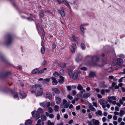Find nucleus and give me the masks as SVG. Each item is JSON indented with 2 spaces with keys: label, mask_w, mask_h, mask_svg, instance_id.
<instances>
[{
  "label": "nucleus",
  "mask_w": 125,
  "mask_h": 125,
  "mask_svg": "<svg viewBox=\"0 0 125 125\" xmlns=\"http://www.w3.org/2000/svg\"><path fill=\"white\" fill-rule=\"evenodd\" d=\"M125 114V112L122 110H121L120 111L119 114V115L121 117H122L123 116V115H124Z\"/></svg>",
  "instance_id": "28"
},
{
  "label": "nucleus",
  "mask_w": 125,
  "mask_h": 125,
  "mask_svg": "<svg viewBox=\"0 0 125 125\" xmlns=\"http://www.w3.org/2000/svg\"><path fill=\"white\" fill-rule=\"evenodd\" d=\"M51 79L52 80V83L53 85H56L58 83V82L55 78L52 77H51Z\"/></svg>",
  "instance_id": "13"
},
{
  "label": "nucleus",
  "mask_w": 125,
  "mask_h": 125,
  "mask_svg": "<svg viewBox=\"0 0 125 125\" xmlns=\"http://www.w3.org/2000/svg\"><path fill=\"white\" fill-rule=\"evenodd\" d=\"M40 105L42 107H46V102H44L41 103L40 104Z\"/></svg>",
  "instance_id": "32"
},
{
  "label": "nucleus",
  "mask_w": 125,
  "mask_h": 125,
  "mask_svg": "<svg viewBox=\"0 0 125 125\" xmlns=\"http://www.w3.org/2000/svg\"><path fill=\"white\" fill-rule=\"evenodd\" d=\"M94 90H95L97 93H99L100 92V90L98 88H94Z\"/></svg>",
  "instance_id": "55"
},
{
  "label": "nucleus",
  "mask_w": 125,
  "mask_h": 125,
  "mask_svg": "<svg viewBox=\"0 0 125 125\" xmlns=\"http://www.w3.org/2000/svg\"><path fill=\"white\" fill-rule=\"evenodd\" d=\"M76 48L74 47L73 46H71V47L70 48L71 50V52L73 53H74L75 52V48Z\"/></svg>",
  "instance_id": "26"
},
{
  "label": "nucleus",
  "mask_w": 125,
  "mask_h": 125,
  "mask_svg": "<svg viewBox=\"0 0 125 125\" xmlns=\"http://www.w3.org/2000/svg\"><path fill=\"white\" fill-rule=\"evenodd\" d=\"M13 40L12 37L9 36L6 39L5 43L7 45H9L12 43Z\"/></svg>",
  "instance_id": "4"
},
{
  "label": "nucleus",
  "mask_w": 125,
  "mask_h": 125,
  "mask_svg": "<svg viewBox=\"0 0 125 125\" xmlns=\"http://www.w3.org/2000/svg\"><path fill=\"white\" fill-rule=\"evenodd\" d=\"M80 29L81 31L83 33L84 32V30L83 25H81L80 26Z\"/></svg>",
  "instance_id": "38"
},
{
  "label": "nucleus",
  "mask_w": 125,
  "mask_h": 125,
  "mask_svg": "<svg viewBox=\"0 0 125 125\" xmlns=\"http://www.w3.org/2000/svg\"><path fill=\"white\" fill-rule=\"evenodd\" d=\"M56 104H60L61 102V99L59 97H57L56 98Z\"/></svg>",
  "instance_id": "15"
},
{
  "label": "nucleus",
  "mask_w": 125,
  "mask_h": 125,
  "mask_svg": "<svg viewBox=\"0 0 125 125\" xmlns=\"http://www.w3.org/2000/svg\"><path fill=\"white\" fill-rule=\"evenodd\" d=\"M89 108L93 112H95L96 111L95 108L92 105H90L89 106Z\"/></svg>",
  "instance_id": "21"
},
{
  "label": "nucleus",
  "mask_w": 125,
  "mask_h": 125,
  "mask_svg": "<svg viewBox=\"0 0 125 125\" xmlns=\"http://www.w3.org/2000/svg\"><path fill=\"white\" fill-rule=\"evenodd\" d=\"M47 69L46 68H44L42 70H41L40 71L38 72V73L39 74H41L43 73L44 71L46 70Z\"/></svg>",
  "instance_id": "27"
},
{
  "label": "nucleus",
  "mask_w": 125,
  "mask_h": 125,
  "mask_svg": "<svg viewBox=\"0 0 125 125\" xmlns=\"http://www.w3.org/2000/svg\"><path fill=\"white\" fill-rule=\"evenodd\" d=\"M69 104H70L68 103L67 101L64 99L63 100L62 103L60 104V106L62 108H67L68 107Z\"/></svg>",
  "instance_id": "2"
},
{
  "label": "nucleus",
  "mask_w": 125,
  "mask_h": 125,
  "mask_svg": "<svg viewBox=\"0 0 125 125\" xmlns=\"http://www.w3.org/2000/svg\"><path fill=\"white\" fill-rule=\"evenodd\" d=\"M77 97L76 98L74 99L75 100V101H77V100H78V98H80V96H79V95L78 94H77Z\"/></svg>",
  "instance_id": "54"
},
{
  "label": "nucleus",
  "mask_w": 125,
  "mask_h": 125,
  "mask_svg": "<svg viewBox=\"0 0 125 125\" xmlns=\"http://www.w3.org/2000/svg\"><path fill=\"white\" fill-rule=\"evenodd\" d=\"M81 47L82 49H84L85 48V46L83 43H81Z\"/></svg>",
  "instance_id": "41"
},
{
  "label": "nucleus",
  "mask_w": 125,
  "mask_h": 125,
  "mask_svg": "<svg viewBox=\"0 0 125 125\" xmlns=\"http://www.w3.org/2000/svg\"><path fill=\"white\" fill-rule=\"evenodd\" d=\"M45 48L44 46L42 47L41 48V52L42 54L44 53L45 52Z\"/></svg>",
  "instance_id": "30"
},
{
  "label": "nucleus",
  "mask_w": 125,
  "mask_h": 125,
  "mask_svg": "<svg viewBox=\"0 0 125 125\" xmlns=\"http://www.w3.org/2000/svg\"><path fill=\"white\" fill-rule=\"evenodd\" d=\"M80 96V98H82L84 97L85 98H87L90 96V94H78Z\"/></svg>",
  "instance_id": "11"
},
{
  "label": "nucleus",
  "mask_w": 125,
  "mask_h": 125,
  "mask_svg": "<svg viewBox=\"0 0 125 125\" xmlns=\"http://www.w3.org/2000/svg\"><path fill=\"white\" fill-rule=\"evenodd\" d=\"M60 74L61 75L63 74L64 73V71L62 70H61L60 71Z\"/></svg>",
  "instance_id": "52"
},
{
  "label": "nucleus",
  "mask_w": 125,
  "mask_h": 125,
  "mask_svg": "<svg viewBox=\"0 0 125 125\" xmlns=\"http://www.w3.org/2000/svg\"><path fill=\"white\" fill-rule=\"evenodd\" d=\"M58 2V3L59 4H60L62 3H63V1H64V0H56Z\"/></svg>",
  "instance_id": "47"
},
{
  "label": "nucleus",
  "mask_w": 125,
  "mask_h": 125,
  "mask_svg": "<svg viewBox=\"0 0 125 125\" xmlns=\"http://www.w3.org/2000/svg\"><path fill=\"white\" fill-rule=\"evenodd\" d=\"M14 99L17 100H18L19 97H20L21 99H23L26 98L27 96L26 94H13Z\"/></svg>",
  "instance_id": "3"
},
{
  "label": "nucleus",
  "mask_w": 125,
  "mask_h": 125,
  "mask_svg": "<svg viewBox=\"0 0 125 125\" xmlns=\"http://www.w3.org/2000/svg\"><path fill=\"white\" fill-rule=\"evenodd\" d=\"M50 79L49 78H47L45 79H44L43 81L44 83H46L49 82L50 81Z\"/></svg>",
  "instance_id": "39"
},
{
  "label": "nucleus",
  "mask_w": 125,
  "mask_h": 125,
  "mask_svg": "<svg viewBox=\"0 0 125 125\" xmlns=\"http://www.w3.org/2000/svg\"><path fill=\"white\" fill-rule=\"evenodd\" d=\"M63 2L64 4L67 7H68L69 6V3L66 0H64V1H63Z\"/></svg>",
  "instance_id": "35"
},
{
  "label": "nucleus",
  "mask_w": 125,
  "mask_h": 125,
  "mask_svg": "<svg viewBox=\"0 0 125 125\" xmlns=\"http://www.w3.org/2000/svg\"><path fill=\"white\" fill-rule=\"evenodd\" d=\"M112 117V115H109L108 116V118L109 119H111Z\"/></svg>",
  "instance_id": "59"
},
{
  "label": "nucleus",
  "mask_w": 125,
  "mask_h": 125,
  "mask_svg": "<svg viewBox=\"0 0 125 125\" xmlns=\"http://www.w3.org/2000/svg\"><path fill=\"white\" fill-rule=\"evenodd\" d=\"M82 57L81 55H77L76 58V60L78 62H79L81 60Z\"/></svg>",
  "instance_id": "14"
},
{
  "label": "nucleus",
  "mask_w": 125,
  "mask_h": 125,
  "mask_svg": "<svg viewBox=\"0 0 125 125\" xmlns=\"http://www.w3.org/2000/svg\"><path fill=\"white\" fill-rule=\"evenodd\" d=\"M123 78V77H122L120 79H119L118 80V82L119 83H120L122 82V79Z\"/></svg>",
  "instance_id": "60"
},
{
  "label": "nucleus",
  "mask_w": 125,
  "mask_h": 125,
  "mask_svg": "<svg viewBox=\"0 0 125 125\" xmlns=\"http://www.w3.org/2000/svg\"><path fill=\"white\" fill-rule=\"evenodd\" d=\"M52 91H54L55 93L56 94H59L60 93V91L57 88H52Z\"/></svg>",
  "instance_id": "17"
},
{
  "label": "nucleus",
  "mask_w": 125,
  "mask_h": 125,
  "mask_svg": "<svg viewBox=\"0 0 125 125\" xmlns=\"http://www.w3.org/2000/svg\"><path fill=\"white\" fill-rule=\"evenodd\" d=\"M39 70V68H37L33 70L32 72V73L33 74H36L38 72Z\"/></svg>",
  "instance_id": "20"
},
{
  "label": "nucleus",
  "mask_w": 125,
  "mask_h": 125,
  "mask_svg": "<svg viewBox=\"0 0 125 125\" xmlns=\"http://www.w3.org/2000/svg\"><path fill=\"white\" fill-rule=\"evenodd\" d=\"M81 73L79 71L78 73L77 72H75L73 73V75L72 76V78L73 79H76L78 76V74H80Z\"/></svg>",
  "instance_id": "8"
},
{
  "label": "nucleus",
  "mask_w": 125,
  "mask_h": 125,
  "mask_svg": "<svg viewBox=\"0 0 125 125\" xmlns=\"http://www.w3.org/2000/svg\"><path fill=\"white\" fill-rule=\"evenodd\" d=\"M58 12L61 14L62 16H64L65 14V10L63 7L60 10H58Z\"/></svg>",
  "instance_id": "6"
},
{
  "label": "nucleus",
  "mask_w": 125,
  "mask_h": 125,
  "mask_svg": "<svg viewBox=\"0 0 125 125\" xmlns=\"http://www.w3.org/2000/svg\"><path fill=\"white\" fill-rule=\"evenodd\" d=\"M80 108V105H78V106H77L76 107V109L77 110H79Z\"/></svg>",
  "instance_id": "58"
},
{
  "label": "nucleus",
  "mask_w": 125,
  "mask_h": 125,
  "mask_svg": "<svg viewBox=\"0 0 125 125\" xmlns=\"http://www.w3.org/2000/svg\"><path fill=\"white\" fill-rule=\"evenodd\" d=\"M59 65L61 67H64L66 66V64L64 62H62L59 64Z\"/></svg>",
  "instance_id": "24"
},
{
  "label": "nucleus",
  "mask_w": 125,
  "mask_h": 125,
  "mask_svg": "<svg viewBox=\"0 0 125 125\" xmlns=\"http://www.w3.org/2000/svg\"><path fill=\"white\" fill-rule=\"evenodd\" d=\"M96 75V73L94 72H91L89 74V76L91 77H93Z\"/></svg>",
  "instance_id": "23"
},
{
  "label": "nucleus",
  "mask_w": 125,
  "mask_h": 125,
  "mask_svg": "<svg viewBox=\"0 0 125 125\" xmlns=\"http://www.w3.org/2000/svg\"><path fill=\"white\" fill-rule=\"evenodd\" d=\"M46 97L49 99H52V95L51 94H46Z\"/></svg>",
  "instance_id": "37"
},
{
  "label": "nucleus",
  "mask_w": 125,
  "mask_h": 125,
  "mask_svg": "<svg viewBox=\"0 0 125 125\" xmlns=\"http://www.w3.org/2000/svg\"><path fill=\"white\" fill-rule=\"evenodd\" d=\"M50 105L51 103L50 102H46V107H49L50 106Z\"/></svg>",
  "instance_id": "46"
},
{
  "label": "nucleus",
  "mask_w": 125,
  "mask_h": 125,
  "mask_svg": "<svg viewBox=\"0 0 125 125\" xmlns=\"http://www.w3.org/2000/svg\"><path fill=\"white\" fill-rule=\"evenodd\" d=\"M80 69L81 70L84 71H86L87 70V68L85 67H83L81 68H80Z\"/></svg>",
  "instance_id": "49"
},
{
  "label": "nucleus",
  "mask_w": 125,
  "mask_h": 125,
  "mask_svg": "<svg viewBox=\"0 0 125 125\" xmlns=\"http://www.w3.org/2000/svg\"><path fill=\"white\" fill-rule=\"evenodd\" d=\"M54 110L56 112H58V109H59V106L58 105H55L54 107Z\"/></svg>",
  "instance_id": "34"
},
{
  "label": "nucleus",
  "mask_w": 125,
  "mask_h": 125,
  "mask_svg": "<svg viewBox=\"0 0 125 125\" xmlns=\"http://www.w3.org/2000/svg\"><path fill=\"white\" fill-rule=\"evenodd\" d=\"M40 16L41 17H43L44 16L43 12L42 11H41L40 13Z\"/></svg>",
  "instance_id": "40"
},
{
  "label": "nucleus",
  "mask_w": 125,
  "mask_h": 125,
  "mask_svg": "<svg viewBox=\"0 0 125 125\" xmlns=\"http://www.w3.org/2000/svg\"><path fill=\"white\" fill-rule=\"evenodd\" d=\"M31 121L29 119L27 120L25 123V125H31Z\"/></svg>",
  "instance_id": "18"
},
{
  "label": "nucleus",
  "mask_w": 125,
  "mask_h": 125,
  "mask_svg": "<svg viewBox=\"0 0 125 125\" xmlns=\"http://www.w3.org/2000/svg\"><path fill=\"white\" fill-rule=\"evenodd\" d=\"M49 112L50 113H52V108L50 107L48 108Z\"/></svg>",
  "instance_id": "45"
},
{
  "label": "nucleus",
  "mask_w": 125,
  "mask_h": 125,
  "mask_svg": "<svg viewBox=\"0 0 125 125\" xmlns=\"http://www.w3.org/2000/svg\"><path fill=\"white\" fill-rule=\"evenodd\" d=\"M49 117L50 118H53L54 117V115L52 114H51L49 115Z\"/></svg>",
  "instance_id": "51"
},
{
  "label": "nucleus",
  "mask_w": 125,
  "mask_h": 125,
  "mask_svg": "<svg viewBox=\"0 0 125 125\" xmlns=\"http://www.w3.org/2000/svg\"><path fill=\"white\" fill-rule=\"evenodd\" d=\"M111 88H109L108 89L106 90L102 89L101 91V94H104L105 93H109L111 90Z\"/></svg>",
  "instance_id": "9"
},
{
  "label": "nucleus",
  "mask_w": 125,
  "mask_h": 125,
  "mask_svg": "<svg viewBox=\"0 0 125 125\" xmlns=\"http://www.w3.org/2000/svg\"><path fill=\"white\" fill-rule=\"evenodd\" d=\"M76 37L74 35H72L71 37V40L73 42H75L76 40Z\"/></svg>",
  "instance_id": "25"
},
{
  "label": "nucleus",
  "mask_w": 125,
  "mask_h": 125,
  "mask_svg": "<svg viewBox=\"0 0 125 125\" xmlns=\"http://www.w3.org/2000/svg\"><path fill=\"white\" fill-rule=\"evenodd\" d=\"M77 88L78 90H81L83 89V88L81 85L79 84L77 87Z\"/></svg>",
  "instance_id": "42"
},
{
  "label": "nucleus",
  "mask_w": 125,
  "mask_h": 125,
  "mask_svg": "<svg viewBox=\"0 0 125 125\" xmlns=\"http://www.w3.org/2000/svg\"><path fill=\"white\" fill-rule=\"evenodd\" d=\"M118 56L122 59H124L125 58V56L122 54H121L118 55Z\"/></svg>",
  "instance_id": "33"
},
{
  "label": "nucleus",
  "mask_w": 125,
  "mask_h": 125,
  "mask_svg": "<svg viewBox=\"0 0 125 125\" xmlns=\"http://www.w3.org/2000/svg\"><path fill=\"white\" fill-rule=\"evenodd\" d=\"M60 79L59 80V83H62L64 81V77L62 76H60Z\"/></svg>",
  "instance_id": "19"
},
{
  "label": "nucleus",
  "mask_w": 125,
  "mask_h": 125,
  "mask_svg": "<svg viewBox=\"0 0 125 125\" xmlns=\"http://www.w3.org/2000/svg\"><path fill=\"white\" fill-rule=\"evenodd\" d=\"M92 59L93 60L96 61H97L98 60V58L96 56H94L92 57Z\"/></svg>",
  "instance_id": "36"
},
{
  "label": "nucleus",
  "mask_w": 125,
  "mask_h": 125,
  "mask_svg": "<svg viewBox=\"0 0 125 125\" xmlns=\"http://www.w3.org/2000/svg\"><path fill=\"white\" fill-rule=\"evenodd\" d=\"M67 97L68 98H69V99L70 100H71V99H72L73 98L70 95H68L67 96Z\"/></svg>",
  "instance_id": "57"
},
{
  "label": "nucleus",
  "mask_w": 125,
  "mask_h": 125,
  "mask_svg": "<svg viewBox=\"0 0 125 125\" xmlns=\"http://www.w3.org/2000/svg\"><path fill=\"white\" fill-rule=\"evenodd\" d=\"M123 61L122 59L119 58L117 59L116 64L118 65H119L122 64L123 63Z\"/></svg>",
  "instance_id": "10"
},
{
  "label": "nucleus",
  "mask_w": 125,
  "mask_h": 125,
  "mask_svg": "<svg viewBox=\"0 0 125 125\" xmlns=\"http://www.w3.org/2000/svg\"><path fill=\"white\" fill-rule=\"evenodd\" d=\"M47 125H54V123L53 122H51L50 120H48L47 123Z\"/></svg>",
  "instance_id": "31"
},
{
  "label": "nucleus",
  "mask_w": 125,
  "mask_h": 125,
  "mask_svg": "<svg viewBox=\"0 0 125 125\" xmlns=\"http://www.w3.org/2000/svg\"><path fill=\"white\" fill-rule=\"evenodd\" d=\"M108 98L107 101L110 103H111L113 100H115L116 99L115 97L114 96L108 97Z\"/></svg>",
  "instance_id": "7"
},
{
  "label": "nucleus",
  "mask_w": 125,
  "mask_h": 125,
  "mask_svg": "<svg viewBox=\"0 0 125 125\" xmlns=\"http://www.w3.org/2000/svg\"><path fill=\"white\" fill-rule=\"evenodd\" d=\"M92 114V113H89L88 116H89V119H91L92 117V115H91Z\"/></svg>",
  "instance_id": "50"
},
{
  "label": "nucleus",
  "mask_w": 125,
  "mask_h": 125,
  "mask_svg": "<svg viewBox=\"0 0 125 125\" xmlns=\"http://www.w3.org/2000/svg\"><path fill=\"white\" fill-rule=\"evenodd\" d=\"M37 112H38L39 113H43L44 112L42 110V109L41 108H40L38 110Z\"/></svg>",
  "instance_id": "43"
},
{
  "label": "nucleus",
  "mask_w": 125,
  "mask_h": 125,
  "mask_svg": "<svg viewBox=\"0 0 125 125\" xmlns=\"http://www.w3.org/2000/svg\"><path fill=\"white\" fill-rule=\"evenodd\" d=\"M63 125V123L62 122H61L57 124V125Z\"/></svg>",
  "instance_id": "64"
},
{
  "label": "nucleus",
  "mask_w": 125,
  "mask_h": 125,
  "mask_svg": "<svg viewBox=\"0 0 125 125\" xmlns=\"http://www.w3.org/2000/svg\"><path fill=\"white\" fill-rule=\"evenodd\" d=\"M73 122V120L72 119H71L69 121V122H68V123L69 124H71Z\"/></svg>",
  "instance_id": "61"
},
{
  "label": "nucleus",
  "mask_w": 125,
  "mask_h": 125,
  "mask_svg": "<svg viewBox=\"0 0 125 125\" xmlns=\"http://www.w3.org/2000/svg\"><path fill=\"white\" fill-rule=\"evenodd\" d=\"M53 75L55 77L59 75V73L57 72L54 73L53 74Z\"/></svg>",
  "instance_id": "44"
},
{
  "label": "nucleus",
  "mask_w": 125,
  "mask_h": 125,
  "mask_svg": "<svg viewBox=\"0 0 125 125\" xmlns=\"http://www.w3.org/2000/svg\"><path fill=\"white\" fill-rule=\"evenodd\" d=\"M32 89H34L35 88L38 90V93L37 94H42L43 92L42 90V85L40 84H37L32 85Z\"/></svg>",
  "instance_id": "1"
},
{
  "label": "nucleus",
  "mask_w": 125,
  "mask_h": 125,
  "mask_svg": "<svg viewBox=\"0 0 125 125\" xmlns=\"http://www.w3.org/2000/svg\"><path fill=\"white\" fill-rule=\"evenodd\" d=\"M73 69H68V70L67 73L69 75L71 76L72 74Z\"/></svg>",
  "instance_id": "22"
},
{
  "label": "nucleus",
  "mask_w": 125,
  "mask_h": 125,
  "mask_svg": "<svg viewBox=\"0 0 125 125\" xmlns=\"http://www.w3.org/2000/svg\"><path fill=\"white\" fill-rule=\"evenodd\" d=\"M37 112L36 111H34L31 113L32 116L34 117H35L37 116Z\"/></svg>",
  "instance_id": "16"
},
{
  "label": "nucleus",
  "mask_w": 125,
  "mask_h": 125,
  "mask_svg": "<svg viewBox=\"0 0 125 125\" xmlns=\"http://www.w3.org/2000/svg\"><path fill=\"white\" fill-rule=\"evenodd\" d=\"M111 103H112L113 105H115V104H116V101H113Z\"/></svg>",
  "instance_id": "63"
},
{
  "label": "nucleus",
  "mask_w": 125,
  "mask_h": 125,
  "mask_svg": "<svg viewBox=\"0 0 125 125\" xmlns=\"http://www.w3.org/2000/svg\"><path fill=\"white\" fill-rule=\"evenodd\" d=\"M57 119L59 120L60 119V116L59 114H57Z\"/></svg>",
  "instance_id": "56"
},
{
  "label": "nucleus",
  "mask_w": 125,
  "mask_h": 125,
  "mask_svg": "<svg viewBox=\"0 0 125 125\" xmlns=\"http://www.w3.org/2000/svg\"><path fill=\"white\" fill-rule=\"evenodd\" d=\"M41 118L42 121H45L46 119V117L45 115H43L41 116Z\"/></svg>",
  "instance_id": "29"
},
{
  "label": "nucleus",
  "mask_w": 125,
  "mask_h": 125,
  "mask_svg": "<svg viewBox=\"0 0 125 125\" xmlns=\"http://www.w3.org/2000/svg\"><path fill=\"white\" fill-rule=\"evenodd\" d=\"M99 102L100 104L102 105V108L104 109L105 108L107 104V102L101 99L100 100Z\"/></svg>",
  "instance_id": "5"
},
{
  "label": "nucleus",
  "mask_w": 125,
  "mask_h": 125,
  "mask_svg": "<svg viewBox=\"0 0 125 125\" xmlns=\"http://www.w3.org/2000/svg\"><path fill=\"white\" fill-rule=\"evenodd\" d=\"M119 103L121 104H123V101L122 100H121V99L119 100Z\"/></svg>",
  "instance_id": "62"
},
{
  "label": "nucleus",
  "mask_w": 125,
  "mask_h": 125,
  "mask_svg": "<svg viewBox=\"0 0 125 125\" xmlns=\"http://www.w3.org/2000/svg\"><path fill=\"white\" fill-rule=\"evenodd\" d=\"M92 122L94 125H99L100 122L99 121L95 119H92Z\"/></svg>",
  "instance_id": "12"
},
{
  "label": "nucleus",
  "mask_w": 125,
  "mask_h": 125,
  "mask_svg": "<svg viewBox=\"0 0 125 125\" xmlns=\"http://www.w3.org/2000/svg\"><path fill=\"white\" fill-rule=\"evenodd\" d=\"M99 115H101L102 114V112L100 110H98L97 111Z\"/></svg>",
  "instance_id": "53"
},
{
  "label": "nucleus",
  "mask_w": 125,
  "mask_h": 125,
  "mask_svg": "<svg viewBox=\"0 0 125 125\" xmlns=\"http://www.w3.org/2000/svg\"><path fill=\"white\" fill-rule=\"evenodd\" d=\"M93 104L94 106L95 107H97V104L96 103L93 102Z\"/></svg>",
  "instance_id": "48"
}]
</instances>
